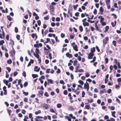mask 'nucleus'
<instances>
[{
	"instance_id": "1",
	"label": "nucleus",
	"mask_w": 121,
	"mask_h": 121,
	"mask_svg": "<svg viewBox=\"0 0 121 121\" xmlns=\"http://www.w3.org/2000/svg\"><path fill=\"white\" fill-rule=\"evenodd\" d=\"M10 40L12 42V43H13V44H12V50H11V51H12V52H13V53L14 54V55H15V51L14 50L13 47V46L14 45V42L11 39H10Z\"/></svg>"
},
{
	"instance_id": "2",
	"label": "nucleus",
	"mask_w": 121,
	"mask_h": 121,
	"mask_svg": "<svg viewBox=\"0 0 121 121\" xmlns=\"http://www.w3.org/2000/svg\"><path fill=\"white\" fill-rule=\"evenodd\" d=\"M108 37H106L105 39H104L103 40V43L106 44H107L108 41Z\"/></svg>"
},
{
	"instance_id": "3",
	"label": "nucleus",
	"mask_w": 121,
	"mask_h": 121,
	"mask_svg": "<svg viewBox=\"0 0 121 121\" xmlns=\"http://www.w3.org/2000/svg\"><path fill=\"white\" fill-rule=\"evenodd\" d=\"M43 107L45 109H47L49 108L50 106L48 104H45L43 105Z\"/></svg>"
},
{
	"instance_id": "4",
	"label": "nucleus",
	"mask_w": 121,
	"mask_h": 121,
	"mask_svg": "<svg viewBox=\"0 0 121 121\" xmlns=\"http://www.w3.org/2000/svg\"><path fill=\"white\" fill-rule=\"evenodd\" d=\"M66 56L69 58H72V55L71 54L69 53V52H68L66 54Z\"/></svg>"
},
{
	"instance_id": "5",
	"label": "nucleus",
	"mask_w": 121,
	"mask_h": 121,
	"mask_svg": "<svg viewBox=\"0 0 121 121\" xmlns=\"http://www.w3.org/2000/svg\"><path fill=\"white\" fill-rule=\"evenodd\" d=\"M100 14H102L104 10L102 6L100 7L99 9Z\"/></svg>"
},
{
	"instance_id": "6",
	"label": "nucleus",
	"mask_w": 121,
	"mask_h": 121,
	"mask_svg": "<svg viewBox=\"0 0 121 121\" xmlns=\"http://www.w3.org/2000/svg\"><path fill=\"white\" fill-rule=\"evenodd\" d=\"M40 68H38V67L35 66L34 68V71L36 72H39L40 70Z\"/></svg>"
},
{
	"instance_id": "7",
	"label": "nucleus",
	"mask_w": 121,
	"mask_h": 121,
	"mask_svg": "<svg viewBox=\"0 0 121 121\" xmlns=\"http://www.w3.org/2000/svg\"><path fill=\"white\" fill-rule=\"evenodd\" d=\"M95 27L96 28V30L99 31V32H101V31H102L99 28V27H98V26H97V25H96V24H95Z\"/></svg>"
},
{
	"instance_id": "8",
	"label": "nucleus",
	"mask_w": 121,
	"mask_h": 121,
	"mask_svg": "<svg viewBox=\"0 0 121 121\" xmlns=\"http://www.w3.org/2000/svg\"><path fill=\"white\" fill-rule=\"evenodd\" d=\"M86 84L85 83L84 84V88L85 89H86V88L89 87V84H88L87 82H86Z\"/></svg>"
},
{
	"instance_id": "9",
	"label": "nucleus",
	"mask_w": 121,
	"mask_h": 121,
	"mask_svg": "<svg viewBox=\"0 0 121 121\" xmlns=\"http://www.w3.org/2000/svg\"><path fill=\"white\" fill-rule=\"evenodd\" d=\"M7 17L8 20L9 21H11L13 20V18L11 17L9 15L7 16Z\"/></svg>"
},
{
	"instance_id": "10",
	"label": "nucleus",
	"mask_w": 121,
	"mask_h": 121,
	"mask_svg": "<svg viewBox=\"0 0 121 121\" xmlns=\"http://www.w3.org/2000/svg\"><path fill=\"white\" fill-rule=\"evenodd\" d=\"M65 119H67L68 120V121H71V118L69 116H66L65 117Z\"/></svg>"
},
{
	"instance_id": "11",
	"label": "nucleus",
	"mask_w": 121,
	"mask_h": 121,
	"mask_svg": "<svg viewBox=\"0 0 121 121\" xmlns=\"http://www.w3.org/2000/svg\"><path fill=\"white\" fill-rule=\"evenodd\" d=\"M50 10L52 11H53L54 10V7L52 5H50L49 6Z\"/></svg>"
},
{
	"instance_id": "12",
	"label": "nucleus",
	"mask_w": 121,
	"mask_h": 121,
	"mask_svg": "<svg viewBox=\"0 0 121 121\" xmlns=\"http://www.w3.org/2000/svg\"><path fill=\"white\" fill-rule=\"evenodd\" d=\"M73 49L76 51H77L78 50V47L77 45L75 44L74 46H73Z\"/></svg>"
},
{
	"instance_id": "13",
	"label": "nucleus",
	"mask_w": 121,
	"mask_h": 121,
	"mask_svg": "<svg viewBox=\"0 0 121 121\" xmlns=\"http://www.w3.org/2000/svg\"><path fill=\"white\" fill-rule=\"evenodd\" d=\"M34 55L37 58L39 59V55L37 53H35V52L33 53Z\"/></svg>"
},
{
	"instance_id": "14",
	"label": "nucleus",
	"mask_w": 121,
	"mask_h": 121,
	"mask_svg": "<svg viewBox=\"0 0 121 121\" xmlns=\"http://www.w3.org/2000/svg\"><path fill=\"white\" fill-rule=\"evenodd\" d=\"M83 24L84 26H88L89 25V23L86 22H83Z\"/></svg>"
},
{
	"instance_id": "15",
	"label": "nucleus",
	"mask_w": 121,
	"mask_h": 121,
	"mask_svg": "<svg viewBox=\"0 0 121 121\" xmlns=\"http://www.w3.org/2000/svg\"><path fill=\"white\" fill-rule=\"evenodd\" d=\"M3 81L4 83L7 86L8 85V80H6L5 79H4Z\"/></svg>"
},
{
	"instance_id": "16",
	"label": "nucleus",
	"mask_w": 121,
	"mask_h": 121,
	"mask_svg": "<svg viewBox=\"0 0 121 121\" xmlns=\"http://www.w3.org/2000/svg\"><path fill=\"white\" fill-rule=\"evenodd\" d=\"M47 80L48 82H50L51 84H52L53 82V80H52L51 79H47Z\"/></svg>"
},
{
	"instance_id": "17",
	"label": "nucleus",
	"mask_w": 121,
	"mask_h": 121,
	"mask_svg": "<svg viewBox=\"0 0 121 121\" xmlns=\"http://www.w3.org/2000/svg\"><path fill=\"white\" fill-rule=\"evenodd\" d=\"M100 92L101 93H103L104 92H106V89H103L102 90H101L100 91Z\"/></svg>"
},
{
	"instance_id": "18",
	"label": "nucleus",
	"mask_w": 121,
	"mask_h": 121,
	"mask_svg": "<svg viewBox=\"0 0 121 121\" xmlns=\"http://www.w3.org/2000/svg\"><path fill=\"white\" fill-rule=\"evenodd\" d=\"M32 76L34 78L38 77V75L37 74H32Z\"/></svg>"
},
{
	"instance_id": "19",
	"label": "nucleus",
	"mask_w": 121,
	"mask_h": 121,
	"mask_svg": "<svg viewBox=\"0 0 121 121\" xmlns=\"http://www.w3.org/2000/svg\"><path fill=\"white\" fill-rule=\"evenodd\" d=\"M96 58V57L95 56L94 57L93 60L91 61L90 62L91 63H92L94 62Z\"/></svg>"
},
{
	"instance_id": "20",
	"label": "nucleus",
	"mask_w": 121,
	"mask_h": 121,
	"mask_svg": "<svg viewBox=\"0 0 121 121\" xmlns=\"http://www.w3.org/2000/svg\"><path fill=\"white\" fill-rule=\"evenodd\" d=\"M78 82L82 85L84 84V82H83L81 80H79L78 81Z\"/></svg>"
},
{
	"instance_id": "21",
	"label": "nucleus",
	"mask_w": 121,
	"mask_h": 121,
	"mask_svg": "<svg viewBox=\"0 0 121 121\" xmlns=\"http://www.w3.org/2000/svg\"><path fill=\"white\" fill-rule=\"evenodd\" d=\"M41 111L40 110H39L37 111H36L35 112V113L36 115H38V114L41 113Z\"/></svg>"
},
{
	"instance_id": "22",
	"label": "nucleus",
	"mask_w": 121,
	"mask_h": 121,
	"mask_svg": "<svg viewBox=\"0 0 121 121\" xmlns=\"http://www.w3.org/2000/svg\"><path fill=\"white\" fill-rule=\"evenodd\" d=\"M22 92H23V94L25 95L26 96L28 94V92H26L24 91V90H23L22 91Z\"/></svg>"
},
{
	"instance_id": "23",
	"label": "nucleus",
	"mask_w": 121,
	"mask_h": 121,
	"mask_svg": "<svg viewBox=\"0 0 121 121\" xmlns=\"http://www.w3.org/2000/svg\"><path fill=\"white\" fill-rule=\"evenodd\" d=\"M111 25L113 27H114L116 24V21H115V23L113 22H112L111 23Z\"/></svg>"
},
{
	"instance_id": "24",
	"label": "nucleus",
	"mask_w": 121,
	"mask_h": 121,
	"mask_svg": "<svg viewBox=\"0 0 121 121\" xmlns=\"http://www.w3.org/2000/svg\"><path fill=\"white\" fill-rule=\"evenodd\" d=\"M43 93V91H39V92L38 93L39 94L41 95V96H42Z\"/></svg>"
},
{
	"instance_id": "25",
	"label": "nucleus",
	"mask_w": 121,
	"mask_h": 121,
	"mask_svg": "<svg viewBox=\"0 0 121 121\" xmlns=\"http://www.w3.org/2000/svg\"><path fill=\"white\" fill-rule=\"evenodd\" d=\"M91 52L94 53V52L95 51V48L94 47L93 48L91 49Z\"/></svg>"
},
{
	"instance_id": "26",
	"label": "nucleus",
	"mask_w": 121,
	"mask_h": 121,
	"mask_svg": "<svg viewBox=\"0 0 121 121\" xmlns=\"http://www.w3.org/2000/svg\"><path fill=\"white\" fill-rule=\"evenodd\" d=\"M9 53H11L10 56L12 57H13V56L15 55H14V54L12 51H10L9 52Z\"/></svg>"
},
{
	"instance_id": "27",
	"label": "nucleus",
	"mask_w": 121,
	"mask_h": 121,
	"mask_svg": "<svg viewBox=\"0 0 121 121\" xmlns=\"http://www.w3.org/2000/svg\"><path fill=\"white\" fill-rule=\"evenodd\" d=\"M12 61L11 59L7 61V63L9 64H10L12 63Z\"/></svg>"
},
{
	"instance_id": "28",
	"label": "nucleus",
	"mask_w": 121,
	"mask_h": 121,
	"mask_svg": "<svg viewBox=\"0 0 121 121\" xmlns=\"http://www.w3.org/2000/svg\"><path fill=\"white\" fill-rule=\"evenodd\" d=\"M79 29L80 30L81 32H82L83 30V28L81 26H79Z\"/></svg>"
},
{
	"instance_id": "29",
	"label": "nucleus",
	"mask_w": 121,
	"mask_h": 121,
	"mask_svg": "<svg viewBox=\"0 0 121 121\" xmlns=\"http://www.w3.org/2000/svg\"><path fill=\"white\" fill-rule=\"evenodd\" d=\"M4 43V41L3 40H2L0 41V45H2Z\"/></svg>"
},
{
	"instance_id": "30",
	"label": "nucleus",
	"mask_w": 121,
	"mask_h": 121,
	"mask_svg": "<svg viewBox=\"0 0 121 121\" xmlns=\"http://www.w3.org/2000/svg\"><path fill=\"white\" fill-rule=\"evenodd\" d=\"M57 108H60L62 106V105L61 104H58L57 105Z\"/></svg>"
},
{
	"instance_id": "31",
	"label": "nucleus",
	"mask_w": 121,
	"mask_h": 121,
	"mask_svg": "<svg viewBox=\"0 0 121 121\" xmlns=\"http://www.w3.org/2000/svg\"><path fill=\"white\" fill-rule=\"evenodd\" d=\"M49 32H54V31L52 30V28L50 27L49 29Z\"/></svg>"
},
{
	"instance_id": "32",
	"label": "nucleus",
	"mask_w": 121,
	"mask_h": 121,
	"mask_svg": "<svg viewBox=\"0 0 121 121\" xmlns=\"http://www.w3.org/2000/svg\"><path fill=\"white\" fill-rule=\"evenodd\" d=\"M22 75L24 77H25L26 76V74L25 71H24L22 73Z\"/></svg>"
},
{
	"instance_id": "33",
	"label": "nucleus",
	"mask_w": 121,
	"mask_h": 121,
	"mask_svg": "<svg viewBox=\"0 0 121 121\" xmlns=\"http://www.w3.org/2000/svg\"><path fill=\"white\" fill-rule=\"evenodd\" d=\"M50 112H52L55 113H56V115H57V113L56 112H55L54 111V110L53 108H51L50 109Z\"/></svg>"
},
{
	"instance_id": "34",
	"label": "nucleus",
	"mask_w": 121,
	"mask_h": 121,
	"mask_svg": "<svg viewBox=\"0 0 121 121\" xmlns=\"http://www.w3.org/2000/svg\"><path fill=\"white\" fill-rule=\"evenodd\" d=\"M78 6V4H77L75 5H74L73 6V8L75 10H76V8Z\"/></svg>"
},
{
	"instance_id": "35",
	"label": "nucleus",
	"mask_w": 121,
	"mask_h": 121,
	"mask_svg": "<svg viewBox=\"0 0 121 121\" xmlns=\"http://www.w3.org/2000/svg\"><path fill=\"white\" fill-rule=\"evenodd\" d=\"M84 70L82 69H79L78 70V72H79L81 73L83 72H84Z\"/></svg>"
},
{
	"instance_id": "36",
	"label": "nucleus",
	"mask_w": 121,
	"mask_h": 121,
	"mask_svg": "<svg viewBox=\"0 0 121 121\" xmlns=\"http://www.w3.org/2000/svg\"><path fill=\"white\" fill-rule=\"evenodd\" d=\"M89 104V105H86L85 106V107L86 109H89L90 108V105L89 104Z\"/></svg>"
},
{
	"instance_id": "37",
	"label": "nucleus",
	"mask_w": 121,
	"mask_h": 121,
	"mask_svg": "<svg viewBox=\"0 0 121 121\" xmlns=\"http://www.w3.org/2000/svg\"><path fill=\"white\" fill-rule=\"evenodd\" d=\"M94 54L93 53H92V52H91V53H89L88 55L89 56H91L92 57H93V56H94Z\"/></svg>"
},
{
	"instance_id": "38",
	"label": "nucleus",
	"mask_w": 121,
	"mask_h": 121,
	"mask_svg": "<svg viewBox=\"0 0 121 121\" xmlns=\"http://www.w3.org/2000/svg\"><path fill=\"white\" fill-rule=\"evenodd\" d=\"M87 100L88 102L90 103H92L93 101L92 99H91L90 100H89L88 99H87Z\"/></svg>"
},
{
	"instance_id": "39",
	"label": "nucleus",
	"mask_w": 121,
	"mask_h": 121,
	"mask_svg": "<svg viewBox=\"0 0 121 121\" xmlns=\"http://www.w3.org/2000/svg\"><path fill=\"white\" fill-rule=\"evenodd\" d=\"M20 36L19 35H17L16 36V38L18 40H20Z\"/></svg>"
},
{
	"instance_id": "40",
	"label": "nucleus",
	"mask_w": 121,
	"mask_h": 121,
	"mask_svg": "<svg viewBox=\"0 0 121 121\" xmlns=\"http://www.w3.org/2000/svg\"><path fill=\"white\" fill-rule=\"evenodd\" d=\"M112 43H113V45L115 46H116V43L115 41L113 40L112 42Z\"/></svg>"
},
{
	"instance_id": "41",
	"label": "nucleus",
	"mask_w": 121,
	"mask_h": 121,
	"mask_svg": "<svg viewBox=\"0 0 121 121\" xmlns=\"http://www.w3.org/2000/svg\"><path fill=\"white\" fill-rule=\"evenodd\" d=\"M63 94L65 95H67L68 94V92L67 90H65L63 92Z\"/></svg>"
},
{
	"instance_id": "42",
	"label": "nucleus",
	"mask_w": 121,
	"mask_h": 121,
	"mask_svg": "<svg viewBox=\"0 0 121 121\" xmlns=\"http://www.w3.org/2000/svg\"><path fill=\"white\" fill-rule=\"evenodd\" d=\"M60 83L62 84L63 85H64L65 83L64 81L62 80H60Z\"/></svg>"
},
{
	"instance_id": "43",
	"label": "nucleus",
	"mask_w": 121,
	"mask_h": 121,
	"mask_svg": "<svg viewBox=\"0 0 121 121\" xmlns=\"http://www.w3.org/2000/svg\"><path fill=\"white\" fill-rule=\"evenodd\" d=\"M14 30H15V32L16 33H17L18 32V28L17 27H15V28Z\"/></svg>"
},
{
	"instance_id": "44",
	"label": "nucleus",
	"mask_w": 121,
	"mask_h": 121,
	"mask_svg": "<svg viewBox=\"0 0 121 121\" xmlns=\"http://www.w3.org/2000/svg\"><path fill=\"white\" fill-rule=\"evenodd\" d=\"M44 19L45 20H47L49 19V17L48 16H47L44 17Z\"/></svg>"
},
{
	"instance_id": "45",
	"label": "nucleus",
	"mask_w": 121,
	"mask_h": 121,
	"mask_svg": "<svg viewBox=\"0 0 121 121\" xmlns=\"http://www.w3.org/2000/svg\"><path fill=\"white\" fill-rule=\"evenodd\" d=\"M78 61L77 60L74 61V64L73 65L74 66H75L77 65V63Z\"/></svg>"
},
{
	"instance_id": "46",
	"label": "nucleus",
	"mask_w": 121,
	"mask_h": 121,
	"mask_svg": "<svg viewBox=\"0 0 121 121\" xmlns=\"http://www.w3.org/2000/svg\"><path fill=\"white\" fill-rule=\"evenodd\" d=\"M106 4L107 6V8L108 9H109L110 8V5L109 3V4Z\"/></svg>"
},
{
	"instance_id": "47",
	"label": "nucleus",
	"mask_w": 121,
	"mask_h": 121,
	"mask_svg": "<svg viewBox=\"0 0 121 121\" xmlns=\"http://www.w3.org/2000/svg\"><path fill=\"white\" fill-rule=\"evenodd\" d=\"M60 19L59 17H57L56 18V21L59 22L60 21Z\"/></svg>"
},
{
	"instance_id": "48",
	"label": "nucleus",
	"mask_w": 121,
	"mask_h": 121,
	"mask_svg": "<svg viewBox=\"0 0 121 121\" xmlns=\"http://www.w3.org/2000/svg\"><path fill=\"white\" fill-rule=\"evenodd\" d=\"M34 47L35 48L37 47L38 48H39V47L38 45V43L37 44H34Z\"/></svg>"
},
{
	"instance_id": "49",
	"label": "nucleus",
	"mask_w": 121,
	"mask_h": 121,
	"mask_svg": "<svg viewBox=\"0 0 121 121\" xmlns=\"http://www.w3.org/2000/svg\"><path fill=\"white\" fill-rule=\"evenodd\" d=\"M37 23L38 25L40 26V25L41 24V22L40 20H38L37 21Z\"/></svg>"
},
{
	"instance_id": "50",
	"label": "nucleus",
	"mask_w": 121,
	"mask_h": 121,
	"mask_svg": "<svg viewBox=\"0 0 121 121\" xmlns=\"http://www.w3.org/2000/svg\"><path fill=\"white\" fill-rule=\"evenodd\" d=\"M18 74V73L17 72L15 71L13 73V76H16Z\"/></svg>"
},
{
	"instance_id": "51",
	"label": "nucleus",
	"mask_w": 121,
	"mask_h": 121,
	"mask_svg": "<svg viewBox=\"0 0 121 121\" xmlns=\"http://www.w3.org/2000/svg\"><path fill=\"white\" fill-rule=\"evenodd\" d=\"M6 69L8 71V72H10L11 70V69L9 67H6Z\"/></svg>"
},
{
	"instance_id": "52",
	"label": "nucleus",
	"mask_w": 121,
	"mask_h": 121,
	"mask_svg": "<svg viewBox=\"0 0 121 121\" xmlns=\"http://www.w3.org/2000/svg\"><path fill=\"white\" fill-rule=\"evenodd\" d=\"M35 52H36V53H39V50L37 48H36Z\"/></svg>"
},
{
	"instance_id": "53",
	"label": "nucleus",
	"mask_w": 121,
	"mask_h": 121,
	"mask_svg": "<svg viewBox=\"0 0 121 121\" xmlns=\"http://www.w3.org/2000/svg\"><path fill=\"white\" fill-rule=\"evenodd\" d=\"M44 95L46 97H48L49 96V94L47 92H45L44 94Z\"/></svg>"
},
{
	"instance_id": "54",
	"label": "nucleus",
	"mask_w": 121,
	"mask_h": 121,
	"mask_svg": "<svg viewBox=\"0 0 121 121\" xmlns=\"http://www.w3.org/2000/svg\"><path fill=\"white\" fill-rule=\"evenodd\" d=\"M111 15L112 16H114V18H115V19L117 18V16L116 15V14H114V13H112V14H111Z\"/></svg>"
},
{
	"instance_id": "55",
	"label": "nucleus",
	"mask_w": 121,
	"mask_h": 121,
	"mask_svg": "<svg viewBox=\"0 0 121 121\" xmlns=\"http://www.w3.org/2000/svg\"><path fill=\"white\" fill-rule=\"evenodd\" d=\"M27 12L29 14V15L30 16V17H31V14H32L31 13V12H30V11H29V10H27Z\"/></svg>"
},
{
	"instance_id": "56",
	"label": "nucleus",
	"mask_w": 121,
	"mask_h": 121,
	"mask_svg": "<svg viewBox=\"0 0 121 121\" xmlns=\"http://www.w3.org/2000/svg\"><path fill=\"white\" fill-rule=\"evenodd\" d=\"M28 82H26L24 83V87H26L28 85Z\"/></svg>"
},
{
	"instance_id": "57",
	"label": "nucleus",
	"mask_w": 121,
	"mask_h": 121,
	"mask_svg": "<svg viewBox=\"0 0 121 121\" xmlns=\"http://www.w3.org/2000/svg\"><path fill=\"white\" fill-rule=\"evenodd\" d=\"M85 95V92L84 91H83L82 93V97H84V95Z\"/></svg>"
},
{
	"instance_id": "58",
	"label": "nucleus",
	"mask_w": 121,
	"mask_h": 121,
	"mask_svg": "<svg viewBox=\"0 0 121 121\" xmlns=\"http://www.w3.org/2000/svg\"><path fill=\"white\" fill-rule=\"evenodd\" d=\"M117 65L118 68L119 69H121V67L120 65V63L119 62H117Z\"/></svg>"
},
{
	"instance_id": "59",
	"label": "nucleus",
	"mask_w": 121,
	"mask_h": 121,
	"mask_svg": "<svg viewBox=\"0 0 121 121\" xmlns=\"http://www.w3.org/2000/svg\"><path fill=\"white\" fill-rule=\"evenodd\" d=\"M104 19V18H103L102 16H101V17L100 19V22H103Z\"/></svg>"
},
{
	"instance_id": "60",
	"label": "nucleus",
	"mask_w": 121,
	"mask_h": 121,
	"mask_svg": "<svg viewBox=\"0 0 121 121\" xmlns=\"http://www.w3.org/2000/svg\"><path fill=\"white\" fill-rule=\"evenodd\" d=\"M100 22L101 23V25L103 26H105L106 25V23L105 22Z\"/></svg>"
},
{
	"instance_id": "61",
	"label": "nucleus",
	"mask_w": 121,
	"mask_h": 121,
	"mask_svg": "<svg viewBox=\"0 0 121 121\" xmlns=\"http://www.w3.org/2000/svg\"><path fill=\"white\" fill-rule=\"evenodd\" d=\"M109 28V27L108 26H106L105 27V30H106V31H108Z\"/></svg>"
},
{
	"instance_id": "62",
	"label": "nucleus",
	"mask_w": 121,
	"mask_h": 121,
	"mask_svg": "<svg viewBox=\"0 0 121 121\" xmlns=\"http://www.w3.org/2000/svg\"><path fill=\"white\" fill-rule=\"evenodd\" d=\"M65 36V34L62 33H61V36L62 38H63Z\"/></svg>"
},
{
	"instance_id": "63",
	"label": "nucleus",
	"mask_w": 121,
	"mask_h": 121,
	"mask_svg": "<svg viewBox=\"0 0 121 121\" xmlns=\"http://www.w3.org/2000/svg\"><path fill=\"white\" fill-rule=\"evenodd\" d=\"M97 11L96 9H95L93 13L95 15H96L97 14Z\"/></svg>"
},
{
	"instance_id": "64",
	"label": "nucleus",
	"mask_w": 121,
	"mask_h": 121,
	"mask_svg": "<svg viewBox=\"0 0 121 121\" xmlns=\"http://www.w3.org/2000/svg\"><path fill=\"white\" fill-rule=\"evenodd\" d=\"M28 100V99L26 97H25L24 99V101L25 102H27Z\"/></svg>"
}]
</instances>
